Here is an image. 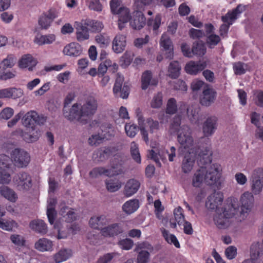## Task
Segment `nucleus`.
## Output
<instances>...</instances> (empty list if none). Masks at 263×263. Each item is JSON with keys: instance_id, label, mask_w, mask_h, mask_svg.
Wrapping results in <instances>:
<instances>
[{"instance_id": "obj_53", "label": "nucleus", "mask_w": 263, "mask_h": 263, "mask_svg": "<svg viewBox=\"0 0 263 263\" xmlns=\"http://www.w3.org/2000/svg\"><path fill=\"white\" fill-rule=\"evenodd\" d=\"M139 129V127L135 124H132L130 123L126 124L125 125V130L127 135L131 138L134 137L137 133V132Z\"/></svg>"}, {"instance_id": "obj_37", "label": "nucleus", "mask_w": 263, "mask_h": 263, "mask_svg": "<svg viewBox=\"0 0 263 263\" xmlns=\"http://www.w3.org/2000/svg\"><path fill=\"white\" fill-rule=\"evenodd\" d=\"M52 246V242L45 238L40 239L35 243V248L42 252L51 250Z\"/></svg>"}, {"instance_id": "obj_63", "label": "nucleus", "mask_w": 263, "mask_h": 263, "mask_svg": "<svg viewBox=\"0 0 263 263\" xmlns=\"http://www.w3.org/2000/svg\"><path fill=\"white\" fill-rule=\"evenodd\" d=\"M118 244L122 249L128 250L133 247L134 242L132 239L126 238L119 241Z\"/></svg>"}, {"instance_id": "obj_36", "label": "nucleus", "mask_w": 263, "mask_h": 263, "mask_svg": "<svg viewBox=\"0 0 263 263\" xmlns=\"http://www.w3.org/2000/svg\"><path fill=\"white\" fill-rule=\"evenodd\" d=\"M72 255L71 250L67 249H61L53 255V259L55 263H60L66 260Z\"/></svg>"}, {"instance_id": "obj_45", "label": "nucleus", "mask_w": 263, "mask_h": 263, "mask_svg": "<svg viewBox=\"0 0 263 263\" xmlns=\"http://www.w3.org/2000/svg\"><path fill=\"white\" fill-rule=\"evenodd\" d=\"M105 183L106 189L110 192H115L121 187V183L117 179H107L105 180Z\"/></svg>"}, {"instance_id": "obj_42", "label": "nucleus", "mask_w": 263, "mask_h": 263, "mask_svg": "<svg viewBox=\"0 0 263 263\" xmlns=\"http://www.w3.org/2000/svg\"><path fill=\"white\" fill-rule=\"evenodd\" d=\"M84 25H86L88 30L92 32H100L104 27L102 22L93 20H84Z\"/></svg>"}, {"instance_id": "obj_10", "label": "nucleus", "mask_w": 263, "mask_h": 263, "mask_svg": "<svg viewBox=\"0 0 263 263\" xmlns=\"http://www.w3.org/2000/svg\"><path fill=\"white\" fill-rule=\"evenodd\" d=\"M58 16V12L55 9H50L43 13L39 18L38 23L42 29H47L54 18Z\"/></svg>"}, {"instance_id": "obj_46", "label": "nucleus", "mask_w": 263, "mask_h": 263, "mask_svg": "<svg viewBox=\"0 0 263 263\" xmlns=\"http://www.w3.org/2000/svg\"><path fill=\"white\" fill-rule=\"evenodd\" d=\"M163 236L166 241L171 244L173 243L177 248H180V244L174 235L170 234L168 231L166 230L164 228L161 229Z\"/></svg>"}, {"instance_id": "obj_49", "label": "nucleus", "mask_w": 263, "mask_h": 263, "mask_svg": "<svg viewBox=\"0 0 263 263\" xmlns=\"http://www.w3.org/2000/svg\"><path fill=\"white\" fill-rule=\"evenodd\" d=\"M251 189L252 192L255 194H259L262 191L263 187V180L251 179Z\"/></svg>"}, {"instance_id": "obj_4", "label": "nucleus", "mask_w": 263, "mask_h": 263, "mask_svg": "<svg viewBox=\"0 0 263 263\" xmlns=\"http://www.w3.org/2000/svg\"><path fill=\"white\" fill-rule=\"evenodd\" d=\"M236 212V209L231 205L228 208H222L216 211L214 217V221L218 229H224L230 224V218L232 217Z\"/></svg>"}, {"instance_id": "obj_2", "label": "nucleus", "mask_w": 263, "mask_h": 263, "mask_svg": "<svg viewBox=\"0 0 263 263\" xmlns=\"http://www.w3.org/2000/svg\"><path fill=\"white\" fill-rule=\"evenodd\" d=\"M97 100L93 97L86 98L82 104L74 103L66 114L65 118L70 121L76 120L83 124H86L97 112Z\"/></svg>"}, {"instance_id": "obj_35", "label": "nucleus", "mask_w": 263, "mask_h": 263, "mask_svg": "<svg viewBox=\"0 0 263 263\" xmlns=\"http://www.w3.org/2000/svg\"><path fill=\"white\" fill-rule=\"evenodd\" d=\"M122 232L118 224H113L101 229V233L104 236H114Z\"/></svg>"}, {"instance_id": "obj_16", "label": "nucleus", "mask_w": 263, "mask_h": 263, "mask_svg": "<svg viewBox=\"0 0 263 263\" xmlns=\"http://www.w3.org/2000/svg\"><path fill=\"white\" fill-rule=\"evenodd\" d=\"M207 64L205 61H191L186 64L184 67L186 73L191 75H196L206 67Z\"/></svg>"}, {"instance_id": "obj_13", "label": "nucleus", "mask_w": 263, "mask_h": 263, "mask_svg": "<svg viewBox=\"0 0 263 263\" xmlns=\"http://www.w3.org/2000/svg\"><path fill=\"white\" fill-rule=\"evenodd\" d=\"M160 46L164 52L166 59H172L174 57L173 45L170 37L165 33L162 35L160 41Z\"/></svg>"}, {"instance_id": "obj_9", "label": "nucleus", "mask_w": 263, "mask_h": 263, "mask_svg": "<svg viewBox=\"0 0 263 263\" xmlns=\"http://www.w3.org/2000/svg\"><path fill=\"white\" fill-rule=\"evenodd\" d=\"M205 149L199 148L195 152V151L186 152L181 163V169L183 173H188L192 170L195 164L196 155L198 156L200 151H204Z\"/></svg>"}, {"instance_id": "obj_12", "label": "nucleus", "mask_w": 263, "mask_h": 263, "mask_svg": "<svg viewBox=\"0 0 263 263\" xmlns=\"http://www.w3.org/2000/svg\"><path fill=\"white\" fill-rule=\"evenodd\" d=\"M123 81V77L117 73L116 82L113 88V91L116 95L120 92V97L121 98L126 99L129 95V87L126 84H124L123 87L122 86Z\"/></svg>"}, {"instance_id": "obj_11", "label": "nucleus", "mask_w": 263, "mask_h": 263, "mask_svg": "<svg viewBox=\"0 0 263 263\" xmlns=\"http://www.w3.org/2000/svg\"><path fill=\"white\" fill-rule=\"evenodd\" d=\"M217 93L214 89L209 86L205 87L200 95V103L203 106H209L214 102Z\"/></svg>"}, {"instance_id": "obj_33", "label": "nucleus", "mask_w": 263, "mask_h": 263, "mask_svg": "<svg viewBox=\"0 0 263 263\" xmlns=\"http://www.w3.org/2000/svg\"><path fill=\"white\" fill-rule=\"evenodd\" d=\"M1 195L9 201L15 202L17 199V195L15 191L7 186L0 187Z\"/></svg>"}, {"instance_id": "obj_14", "label": "nucleus", "mask_w": 263, "mask_h": 263, "mask_svg": "<svg viewBox=\"0 0 263 263\" xmlns=\"http://www.w3.org/2000/svg\"><path fill=\"white\" fill-rule=\"evenodd\" d=\"M217 128V118L215 116L208 117L203 122L202 132L205 137L213 135Z\"/></svg>"}, {"instance_id": "obj_61", "label": "nucleus", "mask_w": 263, "mask_h": 263, "mask_svg": "<svg viewBox=\"0 0 263 263\" xmlns=\"http://www.w3.org/2000/svg\"><path fill=\"white\" fill-rule=\"evenodd\" d=\"M12 242L18 246H24L25 243L24 238L20 235L13 234L10 236Z\"/></svg>"}, {"instance_id": "obj_44", "label": "nucleus", "mask_w": 263, "mask_h": 263, "mask_svg": "<svg viewBox=\"0 0 263 263\" xmlns=\"http://www.w3.org/2000/svg\"><path fill=\"white\" fill-rule=\"evenodd\" d=\"M55 40L54 34H51L47 35H37L34 39V42L39 45L49 44L53 43Z\"/></svg>"}, {"instance_id": "obj_62", "label": "nucleus", "mask_w": 263, "mask_h": 263, "mask_svg": "<svg viewBox=\"0 0 263 263\" xmlns=\"http://www.w3.org/2000/svg\"><path fill=\"white\" fill-rule=\"evenodd\" d=\"M10 157L6 154H0V168H9L10 165Z\"/></svg>"}, {"instance_id": "obj_22", "label": "nucleus", "mask_w": 263, "mask_h": 263, "mask_svg": "<svg viewBox=\"0 0 263 263\" xmlns=\"http://www.w3.org/2000/svg\"><path fill=\"white\" fill-rule=\"evenodd\" d=\"M145 18L140 11H136L130 22V26L135 30H139L145 25Z\"/></svg>"}, {"instance_id": "obj_15", "label": "nucleus", "mask_w": 263, "mask_h": 263, "mask_svg": "<svg viewBox=\"0 0 263 263\" xmlns=\"http://www.w3.org/2000/svg\"><path fill=\"white\" fill-rule=\"evenodd\" d=\"M223 201V195L220 192H214L210 195L207 198L205 202L206 207L210 210H217L222 204Z\"/></svg>"}, {"instance_id": "obj_51", "label": "nucleus", "mask_w": 263, "mask_h": 263, "mask_svg": "<svg viewBox=\"0 0 263 263\" xmlns=\"http://www.w3.org/2000/svg\"><path fill=\"white\" fill-rule=\"evenodd\" d=\"M130 153L133 159L138 163H140V155L138 145L135 142H132L130 144Z\"/></svg>"}, {"instance_id": "obj_48", "label": "nucleus", "mask_w": 263, "mask_h": 263, "mask_svg": "<svg viewBox=\"0 0 263 263\" xmlns=\"http://www.w3.org/2000/svg\"><path fill=\"white\" fill-rule=\"evenodd\" d=\"M177 110L178 111L176 100L174 98L169 99L166 103L165 113L172 115L176 114Z\"/></svg>"}, {"instance_id": "obj_39", "label": "nucleus", "mask_w": 263, "mask_h": 263, "mask_svg": "<svg viewBox=\"0 0 263 263\" xmlns=\"http://www.w3.org/2000/svg\"><path fill=\"white\" fill-rule=\"evenodd\" d=\"M88 28L84 25L82 21L81 25L77 28V39L79 42H82L89 39Z\"/></svg>"}, {"instance_id": "obj_17", "label": "nucleus", "mask_w": 263, "mask_h": 263, "mask_svg": "<svg viewBox=\"0 0 263 263\" xmlns=\"http://www.w3.org/2000/svg\"><path fill=\"white\" fill-rule=\"evenodd\" d=\"M246 9V6L242 5H238L237 7L229 11L225 15L222 16L221 20L224 23L229 25H232L237 18L238 15L242 13Z\"/></svg>"}, {"instance_id": "obj_21", "label": "nucleus", "mask_w": 263, "mask_h": 263, "mask_svg": "<svg viewBox=\"0 0 263 263\" xmlns=\"http://www.w3.org/2000/svg\"><path fill=\"white\" fill-rule=\"evenodd\" d=\"M126 45V36L118 34L113 40L112 50L117 53H121L125 49Z\"/></svg>"}, {"instance_id": "obj_29", "label": "nucleus", "mask_w": 263, "mask_h": 263, "mask_svg": "<svg viewBox=\"0 0 263 263\" xmlns=\"http://www.w3.org/2000/svg\"><path fill=\"white\" fill-rule=\"evenodd\" d=\"M112 155V150L108 147H105L95 151L93 154V158L99 162H102L107 159Z\"/></svg>"}, {"instance_id": "obj_32", "label": "nucleus", "mask_w": 263, "mask_h": 263, "mask_svg": "<svg viewBox=\"0 0 263 263\" xmlns=\"http://www.w3.org/2000/svg\"><path fill=\"white\" fill-rule=\"evenodd\" d=\"M40 135V132L32 126L29 129L28 132L23 133L22 136L25 141L31 143L37 141Z\"/></svg>"}, {"instance_id": "obj_55", "label": "nucleus", "mask_w": 263, "mask_h": 263, "mask_svg": "<svg viewBox=\"0 0 263 263\" xmlns=\"http://www.w3.org/2000/svg\"><path fill=\"white\" fill-rule=\"evenodd\" d=\"M209 85L201 80L195 79L193 80L191 84V87L193 91H197L201 89L202 90Z\"/></svg>"}, {"instance_id": "obj_52", "label": "nucleus", "mask_w": 263, "mask_h": 263, "mask_svg": "<svg viewBox=\"0 0 263 263\" xmlns=\"http://www.w3.org/2000/svg\"><path fill=\"white\" fill-rule=\"evenodd\" d=\"M162 94L160 92L154 95L151 102V106L153 108H159L163 104Z\"/></svg>"}, {"instance_id": "obj_57", "label": "nucleus", "mask_w": 263, "mask_h": 263, "mask_svg": "<svg viewBox=\"0 0 263 263\" xmlns=\"http://www.w3.org/2000/svg\"><path fill=\"white\" fill-rule=\"evenodd\" d=\"M149 253L147 251H139L137 258V263H148L149 260Z\"/></svg>"}, {"instance_id": "obj_25", "label": "nucleus", "mask_w": 263, "mask_h": 263, "mask_svg": "<svg viewBox=\"0 0 263 263\" xmlns=\"http://www.w3.org/2000/svg\"><path fill=\"white\" fill-rule=\"evenodd\" d=\"M183 115L180 112V110L178 109V112L177 114L173 118L172 122L170 125V132L173 133L179 134L181 132V120L183 118Z\"/></svg>"}, {"instance_id": "obj_47", "label": "nucleus", "mask_w": 263, "mask_h": 263, "mask_svg": "<svg viewBox=\"0 0 263 263\" xmlns=\"http://www.w3.org/2000/svg\"><path fill=\"white\" fill-rule=\"evenodd\" d=\"M180 66L176 61L172 62L168 67L169 76L172 78H176L180 73Z\"/></svg>"}, {"instance_id": "obj_54", "label": "nucleus", "mask_w": 263, "mask_h": 263, "mask_svg": "<svg viewBox=\"0 0 263 263\" xmlns=\"http://www.w3.org/2000/svg\"><path fill=\"white\" fill-rule=\"evenodd\" d=\"M96 41L101 47H107L109 43V37L105 34H99L96 36Z\"/></svg>"}, {"instance_id": "obj_6", "label": "nucleus", "mask_w": 263, "mask_h": 263, "mask_svg": "<svg viewBox=\"0 0 263 263\" xmlns=\"http://www.w3.org/2000/svg\"><path fill=\"white\" fill-rule=\"evenodd\" d=\"M177 140L181 146L180 150L186 152L194 151L193 149L194 140L191 136V129L187 125H182L181 132L178 134Z\"/></svg>"}, {"instance_id": "obj_27", "label": "nucleus", "mask_w": 263, "mask_h": 263, "mask_svg": "<svg viewBox=\"0 0 263 263\" xmlns=\"http://www.w3.org/2000/svg\"><path fill=\"white\" fill-rule=\"evenodd\" d=\"M81 46L76 43H71L66 46L63 49V53L67 55L78 57L82 53Z\"/></svg>"}, {"instance_id": "obj_50", "label": "nucleus", "mask_w": 263, "mask_h": 263, "mask_svg": "<svg viewBox=\"0 0 263 263\" xmlns=\"http://www.w3.org/2000/svg\"><path fill=\"white\" fill-rule=\"evenodd\" d=\"M220 36L215 34H211L206 36V43L210 48H213L220 41Z\"/></svg>"}, {"instance_id": "obj_59", "label": "nucleus", "mask_w": 263, "mask_h": 263, "mask_svg": "<svg viewBox=\"0 0 263 263\" xmlns=\"http://www.w3.org/2000/svg\"><path fill=\"white\" fill-rule=\"evenodd\" d=\"M11 181V176L4 169L0 168V183L9 184Z\"/></svg>"}, {"instance_id": "obj_18", "label": "nucleus", "mask_w": 263, "mask_h": 263, "mask_svg": "<svg viewBox=\"0 0 263 263\" xmlns=\"http://www.w3.org/2000/svg\"><path fill=\"white\" fill-rule=\"evenodd\" d=\"M241 214L250 212L253 205L254 197L252 193L248 192L244 193L241 197Z\"/></svg>"}, {"instance_id": "obj_43", "label": "nucleus", "mask_w": 263, "mask_h": 263, "mask_svg": "<svg viewBox=\"0 0 263 263\" xmlns=\"http://www.w3.org/2000/svg\"><path fill=\"white\" fill-rule=\"evenodd\" d=\"M105 222L106 219L103 216L92 217L89 221L90 226L96 229H102Z\"/></svg>"}, {"instance_id": "obj_31", "label": "nucleus", "mask_w": 263, "mask_h": 263, "mask_svg": "<svg viewBox=\"0 0 263 263\" xmlns=\"http://www.w3.org/2000/svg\"><path fill=\"white\" fill-rule=\"evenodd\" d=\"M36 64V61L33 58L30 54H26L23 55L18 62V66L21 68H25L28 67L29 71L32 70V67Z\"/></svg>"}, {"instance_id": "obj_28", "label": "nucleus", "mask_w": 263, "mask_h": 263, "mask_svg": "<svg viewBox=\"0 0 263 263\" xmlns=\"http://www.w3.org/2000/svg\"><path fill=\"white\" fill-rule=\"evenodd\" d=\"M183 209L179 206L174 210V219H171L170 220L171 227L172 228H176V222L178 225H181L185 221L184 216L183 214Z\"/></svg>"}, {"instance_id": "obj_8", "label": "nucleus", "mask_w": 263, "mask_h": 263, "mask_svg": "<svg viewBox=\"0 0 263 263\" xmlns=\"http://www.w3.org/2000/svg\"><path fill=\"white\" fill-rule=\"evenodd\" d=\"M11 161L18 168L26 167L30 161L29 153L22 148H15L11 153Z\"/></svg>"}, {"instance_id": "obj_40", "label": "nucleus", "mask_w": 263, "mask_h": 263, "mask_svg": "<svg viewBox=\"0 0 263 263\" xmlns=\"http://www.w3.org/2000/svg\"><path fill=\"white\" fill-rule=\"evenodd\" d=\"M37 118L38 115L35 111H29L23 117L22 123L25 126L31 128L33 126L34 120Z\"/></svg>"}, {"instance_id": "obj_34", "label": "nucleus", "mask_w": 263, "mask_h": 263, "mask_svg": "<svg viewBox=\"0 0 263 263\" xmlns=\"http://www.w3.org/2000/svg\"><path fill=\"white\" fill-rule=\"evenodd\" d=\"M157 81L152 79V73L149 71H146L143 73L141 77V87L143 90L147 88L149 85L156 86Z\"/></svg>"}, {"instance_id": "obj_20", "label": "nucleus", "mask_w": 263, "mask_h": 263, "mask_svg": "<svg viewBox=\"0 0 263 263\" xmlns=\"http://www.w3.org/2000/svg\"><path fill=\"white\" fill-rule=\"evenodd\" d=\"M180 112L183 116L186 115L190 121L192 123H196L198 118V112L193 107L187 106L185 103H182L179 107Z\"/></svg>"}, {"instance_id": "obj_56", "label": "nucleus", "mask_w": 263, "mask_h": 263, "mask_svg": "<svg viewBox=\"0 0 263 263\" xmlns=\"http://www.w3.org/2000/svg\"><path fill=\"white\" fill-rule=\"evenodd\" d=\"M16 62V58L13 54H9L2 61L4 68H12Z\"/></svg>"}, {"instance_id": "obj_26", "label": "nucleus", "mask_w": 263, "mask_h": 263, "mask_svg": "<svg viewBox=\"0 0 263 263\" xmlns=\"http://www.w3.org/2000/svg\"><path fill=\"white\" fill-rule=\"evenodd\" d=\"M47 209V215L49 222L52 224L57 216V212L55 210V206L57 203V199L53 198H50L48 200Z\"/></svg>"}, {"instance_id": "obj_23", "label": "nucleus", "mask_w": 263, "mask_h": 263, "mask_svg": "<svg viewBox=\"0 0 263 263\" xmlns=\"http://www.w3.org/2000/svg\"><path fill=\"white\" fill-rule=\"evenodd\" d=\"M140 185V183L138 180L134 179L129 180L124 187V195L128 197L132 196L138 191Z\"/></svg>"}, {"instance_id": "obj_58", "label": "nucleus", "mask_w": 263, "mask_h": 263, "mask_svg": "<svg viewBox=\"0 0 263 263\" xmlns=\"http://www.w3.org/2000/svg\"><path fill=\"white\" fill-rule=\"evenodd\" d=\"M141 250L147 251L149 253L153 251V247L146 241L138 243L135 249V251L139 252Z\"/></svg>"}, {"instance_id": "obj_64", "label": "nucleus", "mask_w": 263, "mask_h": 263, "mask_svg": "<svg viewBox=\"0 0 263 263\" xmlns=\"http://www.w3.org/2000/svg\"><path fill=\"white\" fill-rule=\"evenodd\" d=\"M14 110L10 107L3 109L0 113V118L4 120L9 119L13 115Z\"/></svg>"}, {"instance_id": "obj_5", "label": "nucleus", "mask_w": 263, "mask_h": 263, "mask_svg": "<svg viewBox=\"0 0 263 263\" xmlns=\"http://www.w3.org/2000/svg\"><path fill=\"white\" fill-rule=\"evenodd\" d=\"M177 140L181 146L180 150L186 152L194 151L193 149L194 140L191 136V129L187 125H182L181 132L178 134Z\"/></svg>"}, {"instance_id": "obj_19", "label": "nucleus", "mask_w": 263, "mask_h": 263, "mask_svg": "<svg viewBox=\"0 0 263 263\" xmlns=\"http://www.w3.org/2000/svg\"><path fill=\"white\" fill-rule=\"evenodd\" d=\"M118 15V28L121 30L125 26V24L131 18L129 10L125 7H121L119 11L116 14Z\"/></svg>"}, {"instance_id": "obj_30", "label": "nucleus", "mask_w": 263, "mask_h": 263, "mask_svg": "<svg viewBox=\"0 0 263 263\" xmlns=\"http://www.w3.org/2000/svg\"><path fill=\"white\" fill-rule=\"evenodd\" d=\"M139 207V201L137 199H133L125 202L122 206L123 211L129 215L136 212Z\"/></svg>"}, {"instance_id": "obj_24", "label": "nucleus", "mask_w": 263, "mask_h": 263, "mask_svg": "<svg viewBox=\"0 0 263 263\" xmlns=\"http://www.w3.org/2000/svg\"><path fill=\"white\" fill-rule=\"evenodd\" d=\"M60 214L65 218L66 221L70 222L76 219V213L72 209L66 205L64 201L60 203Z\"/></svg>"}, {"instance_id": "obj_38", "label": "nucleus", "mask_w": 263, "mask_h": 263, "mask_svg": "<svg viewBox=\"0 0 263 263\" xmlns=\"http://www.w3.org/2000/svg\"><path fill=\"white\" fill-rule=\"evenodd\" d=\"M192 57L193 55L202 57L206 52L205 44L202 41H198L193 43L192 47Z\"/></svg>"}, {"instance_id": "obj_41", "label": "nucleus", "mask_w": 263, "mask_h": 263, "mask_svg": "<svg viewBox=\"0 0 263 263\" xmlns=\"http://www.w3.org/2000/svg\"><path fill=\"white\" fill-rule=\"evenodd\" d=\"M30 227L38 233L45 234L47 232L46 224L42 220H35L30 223Z\"/></svg>"}, {"instance_id": "obj_7", "label": "nucleus", "mask_w": 263, "mask_h": 263, "mask_svg": "<svg viewBox=\"0 0 263 263\" xmlns=\"http://www.w3.org/2000/svg\"><path fill=\"white\" fill-rule=\"evenodd\" d=\"M14 186L20 191L26 192L32 186V179L30 175L25 172H20L13 177Z\"/></svg>"}, {"instance_id": "obj_60", "label": "nucleus", "mask_w": 263, "mask_h": 263, "mask_svg": "<svg viewBox=\"0 0 263 263\" xmlns=\"http://www.w3.org/2000/svg\"><path fill=\"white\" fill-rule=\"evenodd\" d=\"M15 224L14 221H6L0 218V228L6 231H11Z\"/></svg>"}, {"instance_id": "obj_3", "label": "nucleus", "mask_w": 263, "mask_h": 263, "mask_svg": "<svg viewBox=\"0 0 263 263\" xmlns=\"http://www.w3.org/2000/svg\"><path fill=\"white\" fill-rule=\"evenodd\" d=\"M136 114L138 119L139 130L142 139L147 143L149 141L148 131L146 129L147 126L151 133L153 134L159 129V123L153 119L148 118L146 121L143 117L141 109L138 108L136 110Z\"/></svg>"}, {"instance_id": "obj_1", "label": "nucleus", "mask_w": 263, "mask_h": 263, "mask_svg": "<svg viewBox=\"0 0 263 263\" xmlns=\"http://www.w3.org/2000/svg\"><path fill=\"white\" fill-rule=\"evenodd\" d=\"M211 153L208 149L200 151L198 154L197 163L199 166L192 178V185L200 187L203 183L211 185L219 179L221 166L217 163L211 164Z\"/></svg>"}]
</instances>
